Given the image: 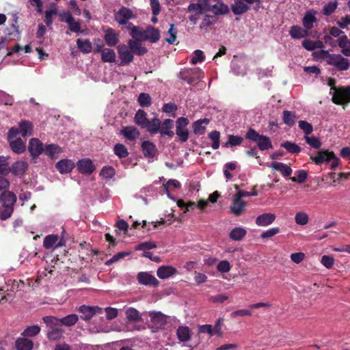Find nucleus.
<instances>
[{
  "label": "nucleus",
  "mask_w": 350,
  "mask_h": 350,
  "mask_svg": "<svg viewBox=\"0 0 350 350\" xmlns=\"http://www.w3.org/2000/svg\"><path fill=\"white\" fill-rule=\"evenodd\" d=\"M16 200V196L12 191H4L1 193L0 202L3 206L0 212L1 220L5 221L12 216Z\"/></svg>",
  "instance_id": "obj_1"
},
{
  "label": "nucleus",
  "mask_w": 350,
  "mask_h": 350,
  "mask_svg": "<svg viewBox=\"0 0 350 350\" xmlns=\"http://www.w3.org/2000/svg\"><path fill=\"white\" fill-rule=\"evenodd\" d=\"M42 321L48 328L46 336L49 340L57 341L64 337V330L57 323L56 317L44 316Z\"/></svg>",
  "instance_id": "obj_2"
},
{
  "label": "nucleus",
  "mask_w": 350,
  "mask_h": 350,
  "mask_svg": "<svg viewBox=\"0 0 350 350\" xmlns=\"http://www.w3.org/2000/svg\"><path fill=\"white\" fill-rule=\"evenodd\" d=\"M245 138L256 142L258 148L261 151L273 148L271 139L266 135L259 134L254 129L250 128L245 134Z\"/></svg>",
  "instance_id": "obj_3"
},
{
  "label": "nucleus",
  "mask_w": 350,
  "mask_h": 350,
  "mask_svg": "<svg viewBox=\"0 0 350 350\" xmlns=\"http://www.w3.org/2000/svg\"><path fill=\"white\" fill-rule=\"evenodd\" d=\"M77 311L80 314L79 317L85 322H90L93 317L96 318V315L103 314V309L98 306L82 305L79 307ZM94 321H96V319Z\"/></svg>",
  "instance_id": "obj_4"
},
{
  "label": "nucleus",
  "mask_w": 350,
  "mask_h": 350,
  "mask_svg": "<svg viewBox=\"0 0 350 350\" xmlns=\"http://www.w3.org/2000/svg\"><path fill=\"white\" fill-rule=\"evenodd\" d=\"M332 101L338 105H346L350 103V85L340 86L333 92Z\"/></svg>",
  "instance_id": "obj_5"
},
{
  "label": "nucleus",
  "mask_w": 350,
  "mask_h": 350,
  "mask_svg": "<svg viewBox=\"0 0 350 350\" xmlns=\"http://www.w3.org/2000/svg\"><path fill=\"white\" fill-rule=\"evenodd\" d=\"M327 64L336 67L338 70H347L350 67V62L347 58L340 54H332L327 59Z\"/></svg>",
  "instance_id": "obj_6"
},
{
  "label": "nucleus",
  "mask_w": 350,
  "mask_h": 350,
  "mask_svg": "<svg viewBox=\"0 0 350 350\" xmlns=\"http://www.w3.org/2000/svg\"><path fill=\"white\" fill-rule=\"evenodd\" d=\"M117 49L119 57L121 59V64H129L133 61V53L129 49V45L119 44Z\"/></svg>",
  "instance_id": "obj_7"
},
{
  "label": "nucleus",
  "mask_w": 350,
  "mask_h": 350,
  "mask_svg": "<svg viewBox=\"0 0 350 350\" xmlns=\"http://www.w3.org/2000/svg\"><path fill=\"white\" fill-rule=\"evenodd\" d=\"M137 279L140 284L145 286H157L159 284V280L148 272H139L137 274Z\"/></svg>",
  "instance_id": "obj_8"
},
{
  "label": "nucleus",
  "mask_w": 350,
  "mask_h": 350,
  "mask_svg": "<svg viewBox=\"0 0 350 350\" xmlns=\"http://www.w3.org/2000/svg\"><path fill=\"white\" fill-rule=\"evenodd\" d=\"M28 150L31 157L35 159L44 152L42 143L37 138H32L29 142Z\"/></svg>",
  "instance_id": "obj_9"
},
{
  "label": "nucleus",
  "mask_w": 350,
  "mask_h": 350,
  "mask_svg": "<svg viewBox=\"0 0 350 350\" xmlns=\"http://www.w3.org/2000/svg\"><path fill=\"white\" fill-rule=\"evenodd\" d=\"M334 157V152L323 150L319 151L317 156H311L310 158L317 165H321L323 163H329Z\"/></svg>",
  "instance_id": "obj_10"
},
{
  "label": "nucleus",
  "mask_w": 350,
  "mask_h": 350,
  "mask_svg": "<svg viewBox=\"0 0 350 350\" xmlns=\"http://www.w3.org/2000/svg\"><path fill=\"white\" fill-rule=\"evenodd\" d=\"M77 165L79 172L83 174L90 175L96 170L95 165L90 159L79 160Z\"/></svg>",
  "instance_id": "obj_11"
},
{
  "label": "nucleus",
  "mask_w": 350,
  "mask_h": 350,
  "mask_svg": "<svg viewBox=\"0 0 350 350\" xmlns=\"http://www.w3.org/2000/svg\"><path fill=\"white\" fill-rule=\"evenodd\" d=\"M199 72L192 69H183L178 74L179 78L188 84H191L199 78Z\"/></svg>",
  "instance_id": "obj_12"
},
{
  "label": "nucleus",
  "mask_w": 350,
  "mask_h": 350,
  "mask_svg": "<svg viewBox=\"0 0 350 350\" xmlns=\"http://www.w3.org/2000/svg\"><path fill=\"white\" fill-rule=\"evenodd\" d=\"M28 163L25 161H17L10 167V172L16 176H23L28 170Z\"/></svg>",
  "instance_id": "obj_13"
},
{
  "label": "nucleus",
  "mask_w": 350,
  "mask_h": 350,
  "mask_svg": "<svg viewBox=\"0 0 350 350\" xmlns=\"http://www.w3.org/2000/svg\"><path fill=\"white\" fill-rule=\"evenodd\" d=\"M160 31L158 29L148 26L144 32V40L149 41L151 43H155L160 39Z\"/></svg>",
  "instance_id": "obj_14"
},
{
  "label": "nucleus",
  "mask_w": 350,
  "mask_h": 350,
  "mask_svg": "<svg viewBox=\"0 0 350 350\" xmlns=\"http://www.w3.org/2000/svg\"><path fill=\"white\" fill-rule=\"evenodd\" d=\"M142 150L146 158H154L158 153L156 145L148 140L142 142Z\"/></svg>",
  "instance_id": "obj_15"
},
{
  "label": "nucleus",
  "mask_w": 350,
  "mask_h": 350,
  "mask_svg": "<svg viewBox=\"0 0 350 350\" xmlns=\"http://www.w3.org/2000/svg\"><path fill=\"white\" fill-rule=\"evenodd\" d=\"M132 11L126 7H122L116 14V20L120 25L127 24L128 20L132 18Z\"/></svg>",
  "instance_id": "obj_16"
},
{
  "label": "nucleus",
  "mask_w": 350,
  "mask_h": 350,
  "mask_svg": "<svg viewBox=\"0 0 350 350\" xmlns=\"http://www.w3.org/2000/svg\"><path fill=\"white\" fill-rule=\"evenodd\" d=\"M104 40L109 46H115L119 42V35L112 28H108L105 31Z\"/></svg>",
  "instance_id": "obj_17"
},
{
  "label": "nucleus",
  "mask_w": 350,
  "mask_h": 350,
  "mask_svg": "<svg viewBox=\"0 0 350 350\" xmlns=\"http://www.w3.org/2000/svg\"><path fill=\"white\" fill-rule=\"evenodd\" d=\"M55 167L60 174H67L72 170L75 163L70 159H64L58 161Z\"/></svg>",
  "instance_id": "obj_18"
},
{
  "label": "nucleus",
  "mask_w": 350,
  "mask_h": 350,
  "mask_svg": "<svg viewBox=\"0 0 350 350\" xmlns=\"http://www.w3.org/2000/svg\"><path fill=\"white\" fill-rule=\"evenodd\" d=\"M210 123V119L203 118L195 121L193 124V133L198 135H202L205 133L206 126Z\"/></svg>",
  "instance_id": "obj_19"
},
{
  "label": "nucleus",
  "mask_w": 350,
  "mask_h": 350,
  "mask_svg": "<svg viewBox=\"0 0 350 350\" xmlns=\"http://www.w3.org/2000/svg\"><path fill=\"white\" fill-rule=\"evenodd\" d=\"M316 12L314 10H309L306 12L302 19L304 27L308 31L314 27V23L317 22V18L315 16Z\"/></svg>",
  "instance_id": "obj_20"
},
{
  "label": "nucleus",
  "mask_w": 350,
  "mask_h": 350,
  "mask_svg": "<svg viewBox=\"0 0 350 350\" xmlns=\"http://www.w3.org/2000/svg\"><path fill=\"white\" fill-rule=\"evenodd\" d=\"M142 40H129L128 42V45L129 49L132 51L133 54L137 55H143L146 54L148 51V49L142 45Z\"/></svg>",
  "instance_id": "obj_21"
},
{
  "label": "nucleus",
  "mask_w": 350,
  "mask_h": 350,
  "mask_svg": "<svg viewBox=\"0 0 350 350\" xmlns=\"http://www.w3.org/2000/svg\"><path fill=\"white\" fill-rule=\"evenodd\" d=\"M275 218L276 216L273 213H263L256 218V224L258 226H267L271 224Z\"/></svg>",
  "instance_id": "obj_22"
},
{
  "label": "nucleus",
  "mask_w": 350,
  "mask_h": 350,
  "mask_svg": "<svg viewBox=\"0 0 350 350\" xmlns=\"http://www.w3.org/2000/svg\"><path fill=\"white\" fill-rule=\"evenodd\" d=\"M289 35L293 39H301L309 36V31L299 25H293L289 30Z\"/></svg>",
  "instance_id": "obj_23"
},
{
  "label": "nucleus",
  "mask_w": 350,
  "mask_h": 350,
  "mask_svg": "<svg viewBox=\"0 0 350 350\" xmlns=\"http://www.w3.org/2000/svg\"><path fill=\"white\" fill-rule=\"evenodd\" d=\"M246 202L242 200H239L233 197L232 204L230 206V211L236 216H239L245 211Z\"/></svg>",
  "instance_id": "obj_24"
},
{
  "label": "nucleus",
  "mask_w": 350,
  "mask_h": 350,
  "mask_svg": "<svg viewBox=\"0 0 350 350\" xmlns=\"http://www.w3.org/2000/svg\"><path fill=\"white\" fill-rule=\"evenodd\" d=\"M174 126V121L171 119H166L163 122H161L159 133L161 136L167 135L170 138H172L174 133L171 131Z\"/></svg>",
  "instance_id": "obj_25"
},
{
  "label": "nucleus",
  "mask_w": 350,
  "mask_h": 350,
  "mask_svg": "<svg viewBox=\"0 0 350 350\" xmlns=\"http://www.w3.org/2000/svg\"><path fill=\"white\" fill-rule=\"evenodd\" d=\"M33 348V342L27 337L18 338L15 341L16 350H32Z\"/></svg>",
  "instance_id": "obj_26"
},
{
  "label": "nucleus",
  "mask_w": 350,
  "mask_h": 350,
  "mask_svg": "<svg viewBox=\"0 0 350 350\" xmlns=\"http://www.w3.org/2000/svg\"><path fill=\"white\" fill-rule=\"evenodd\" d=\"M79 318L77 314H70L62 318L56 317V320L60 326L72 327L77 323Z\"/></svg>",
  "instance_id": "obj_27"
},
{
  "label": "nucleus",
  "mask_w": 350,
  "mask_h": 350,
  "mask_svg": "<svg viewBox=\"0 0 350 350\" xmlns=\"http://www.w3.org/2000/svg\"><path fill=\"white\" fill-rule=\"evenodd\" d=\"M338 45L341 49V53L347 57H350V40L347 35L340 36L337 40Z\"/></svg>",
  "instance_id": "obj_28"
},
{
  "label": "nucleus",
  "mask_w": 350,
  "mask_h": 350,
  "mask_svg": "<svg viewBox=\"0 0 350 350\" xmlns=\"http://www.w3.org/2000/svg\"><path fill=\"white\" fill-rule=\"evenodd\" d=\"M18 129L23 137L31 136L33 134V126L29 120H22L19 122Z\"/></svg>",
  "instance_id": "obj_29"
},
{
  "label": "nucleus",
  "mask_w": 350,
  "mask_h": 350,
  "mask_svg": "<svg viewBox=\"0 0 350 350\" xmlns=\"http://www.w3.org/2000/svg\"><path fill=\"white\" fill-rule=\"evenodd\" d=\"M231 9L234 15H241L247 12L250 10V7L245 3L243 0H234Z\"/></svg>",
  "instance_id": "obj_30"
},
{
  "label": "nucleus",
  "mask_w": 350,
  "mask_h": 350,
  "mask_svg": "<svg viewBox=\"0 0 350 350\" xmlns=\"http://www.w3.org/2000/svg\"><path fill=\"white\" fill-rule=\"evenodd\" d=\"M192 333L187 326H180L176 330V336L180 342H188L191 338Z\"/></svg>",
  "instance_id": "obj_31"
},
{
  "label": "nucleus",
  "mask_w": 350,
  "mask_h": 350,
  "mask_svg": "<svg viewBox=\"0 0 350 350\" xmlns=\"http://www.w3.org/2000/svg\"><path fill=\"white\" fill-rule=\"evenodd\" d=\"M271 167L273 170L280 172L284 177L291 176L293 172L291 167L284 163L274 161L271 164Z\"/></svg>",
  "instance_id": "obj_32"
},
{
  "label": "nucleus",
  "mask_w": 350,
  "mask_h": 350,
  "mask_svg": "<svg viewBox=\"0 0 350 350\" xmlns=\"http://www.w3.org/2000/svg\"><path fill=\"white\" fill-rule=\"evenodd\" d=\"M177 272L176 268L172 266H161L157 271V276L161 279H166Z\"/></svg>",
  "instance_id": "obj_33"
},
{
  "label": "nucleus",
  "mask_w": 350,
  "mask_h": 350,
  "mask_svg": "<svg viewBox=\"0 0 350 350\" xmlns=\"http://www.w3.org/2000/svg\"><path fill=\"white\" fill-rule=\"evenodd\" d=\"M9 144L11 150L15 153L21 154L26 150L25 144L20 137L9 141Z\"/></svg>",
  "instance_id": "obj_34"
},
{
  "label": "nucleus",
  "mask_w": 350,
  "mask_h": 350,
  "mask_svg": "<svg viewBox=\"0 0 350 350\" xmlns=\"http://www.w3.org/2000/svg\"><path fill=\"white\" fill-rule=\"evenodd\" d=\"M151 322L157 327H161L165 324V316L161 312H150L149 314Z\"/></svg>",
  "instance_id": "obj_35"
},
{
  "label": "nucleus",
  "mask_w": 350,
  "mask_h": 350,
  "mask_svg": "<svg viewBox=\"0 0 350 350\" xmlns=\"http://www.w3.org/2000/svg\"><path fill=\"white\" fill-rule=\"evenodd\" d=\"M147 118V113L143 109H138L135 116V122L137 125L140 126L142 129H145L148 126V122Z\"/></svg>",
  "instance_id": "obj_36"
},
{
  "label": "nucleus",
  "mask_w": 350,
  "mask_h": 350,
  "mask_svg": "<svg viewBox=\"0 0 350 350\" xmlns=\"http://www.w3.org/2000/svg\"><path fill=\"white\" fill-rule=\"evenodd\" d=\"M121 134H122L127 139L134 141L139 137V132L134 126H124L121 130Z\"/></svg>",
  "instance_id": "obj_37"
},
{
  "label": "nucleus",
  "mask_w": 350,
  "mask_h": 350,
  "mask_svg": "<svg viewBox=\"0 0 350 350\" xmlns=\"http://www.w3.org/2000/svg\"><path fill=\"white\" fill-rule=\"evenodd\" d=\"M101 60L105 63H114L116 61V55L113 49H103L101 51Z\"/></svg>",
  "instance_id": "obj_38"
},
{
  "label": "nucleus",
  "mask_w": 350,
  "mask_h": 350,
  "mask_svg": "<svg viewBox=\"0 0 350 350\" xmlns=\"http://www.w3.org/2000/svg\"><path fill=\"white\" fill-rule=\"evenodd\" d=\"M148 126L145 127L150 134H157L159 133L161 126V120L157 118H154L148 120Z\"/></svg>",
  "instance_id": "obj_39"
},
{
  "label": "nucleus",
  "mask_w": 350,
  "mask_h": 350,
  "mask_svg": "<svg viewBox=\"0 0 350 350\" xmlns=\"http://www.w3.org/2000/svg\"><path fill=\"white\" fill-rule=\"evenodd\" d=\"M77 45L78 49L83 53H89L92 50V42L88 39L83 40L78 38L77 40Z\"/></svg>",
  "instance_id": "obj_40"
},
{
  "label": "nucleus",
  "mask_w": 350,
  "mask_h": 350,
  "mask_svg": "<svg viewBox=\"0 0 350 350\" xmlns=\"http://www.w3.org/2000/svg\"><path fill=\"white\" fill-rule=\"evenodd\" d=\"M215 15L226 14L229 12L228 6L222 2L213 3L211 10Z\"/></svg>",
  "instance_id": "obj_41"
},
{
  "label": "nucleus",
  "mask_w": 350,
  "mask_h": 350,
  "mask_svg": "<svg viewBox=\"0 0 350 350\" xmlns=\"http://www.w3.org/2000/svg\"><path fill=\"white\" fill-rule=\"evenodd\" d=\"M100 322L98 325L90 326V330L93 334H97L100 332H108L109 328L107 325V322L103 317H100Z\"/></svg>",
  "instance_id": "obj_42"
},
{
  "label": "nucleus",
  "mask_w": 350,
  "mask_h": 350,
  "mask_svg": "<svg viewBox=\"0 0 350 350\" xmlns=\"http://www.w3.org/2000/svg\"><path fill=\"white\" fill-rule=\"evenodd\" d=\"M247 234L246 230L241 227H236L230 232L229 237L233 241H241Z\"/></svg>",
  "instance_id": "obj_43"
},
{
  "label": "nucleus",
  "mask_w": 350,
  "mask_h": 350,
  "mask_svg": "<svg viewBox=\"0 0 350 350\" xmlns=\"http://www.w3.org/2000/svg\"><path fill=\"white\" fill-rule=\"evenodd\" d=\"M129 25L131 26L130 35L134 39L133 40H144V29L133 25L131 23H129Z\"/></svg>",
  "instance_id": "obj_44"
},
{
  "label": "nucleus",
  "mask_w": 350,
  "mask_h": 350,
  "mask_svg": "<svg viewBox=\"0 0 350 350\" xmlns=\"http://www.w3.org/2000/svg\"><path fill=\"white\" fill-rule=\"evenodd\" d=\"M113 152L119 159H124L129 155L128 149L124 144L120 143H118L114 146Z\"/></svg>",
  "instance_id": "obj_45"
},
{
  "label": "nucleus",
  "mask_w": 350,
  "mask_h": 350,
  "mask_svg": "<svg viewBox=\"0 0 350 350\" xmlns=\"http://www.w3.org/2000/svg\"><path fill=\"white\" fill-rule=\"evenodd\" d=\"M281 147L285 148L288 152L292 154H298L301 151V148L297 144L290 141L282 142Z\"/></svg>",
  "instance_id": "obj_46"
},
{
  "label": "nucleus",
  "mask_w": 350,
  "mask_h": 350,
  "mask_svg": "<svg viewBox=\"0 0 350 350\" xmlns=\"http://www.w3.org/2000/svg\"><path fill=\"white\" fill-rule=\"evenodd\" d=\"M44 152L51 158H56L61 152V148L56 144H49L46 146Z\"/></svg>",
  "instance_id": "obj_47"
},
{
  "label": "nucleus",
  "mask_w": 350,
  "mask_h": 350,
  "mask_svg": "<svg viewBox=\"0 0 350 350\" xmlns=\"http://www.w3.org/2000/svg\"><path fill=\"white\" fill-rule=\"evenodd\" d=\"M297 116L294 112L284 110L283 111V122L288 126H292L295 123Z\"/></svg>",
  "instance_id": "obj_48"
},
{
  "label": "nucleus",
  "mask_w": 350,
  "mask_h": 350,
  "mask_svg": "<svg viewBox=\"0 0 350 350\" xmlns=\"http://www.w3.org/2000/svg\"><path fill=\"white\" fill-rule=\"evenodd\" d=\"M243 142V138L241 136L229 135L228 141L224 144V147L240 146Z\"/></svg>",
  "instance_id": "obj_49"
},
{
  "label": "nucleus",
  "mask_w": 350,
  "mask_h": 350,
  "mask_svg": "<svg viewBox=\"0 0 350 350\" xmlns=\"http://www.w3.org/2000/svg\"><path fill=\"white\" fill-rule=\"evenodd\" d=\"M40 327L38 325H33L27 327L21 334L25 337H35L40 332Z\"/></svg>",
  "instance_id": "obj_50"
},
{
  "label": "nucleus",
  "mask_w": 350,
  "mask_h": 350,
  "mask_svg": "<svg viewBox=\"0 0 350 350\" xmlns=\"http://www.w3.org/2000/svg\"><path fill=\"white\" fill-rule=\"evenodd\" d=\"M8 157L0 156V174L7 176L10 173V167L8 163Z\"/></svg>",
  "instance_id": "obj_51"
},
{
  "label": "nucleus",
  "mask_w": 350,
  "mask_h": 350,
  "mask_svg": "<svg viewBox=\"0 0 350 350\" xmlns=\"http://www.w3.org/2000/svg\"><path fill=\"white\" fill-rule=\"evenodd\" d=\"M126 319L130 321L137 322L142 320V317L137 310L134 308H129L126 310Z\"/></svg>",
  "instance_id": "obj_52"
},
{
  "label": "nucleus",
  "mask_w": 350,
  "mask_h": 350,
  "mask_svg": "<svg viewBox=\"0 0 350 350\" xmlns=\"http://www.w3.org/2000/svg\"><path fill=\"white\" fill-rule=\"evenodd\" d=\"M116 174L115 169L112 166H104L100 172V176L105 180L112 178Z\"/></svg>",
  "instance_id": "obj_53"
},
{
  "label": "nucleus",
  "mask_w": 350,
  "mask_h": 350,
  "mask_svg": "<svg viewBox=\"0 0 350 350\" xmlns=\"http://www.w3.org/2000/svg\"><path fill=\"white\" fill-rule=\"evenodd\" d=\"M137 101L139 105L142 107H149L152 103V98L148 93L139 94Z\"/></svg>",
  "instance_id": "obj_54"
},
{
  "label": "nucleus",
  "mask_w": 350,
  "mask_h": 350,
  "mask_svg": "<svg viewBox=\"0 0 350 350\" xmlns=\"http://www.w3.org/2000/svg\"><path fill=\"white\" fill-rule=\"evenodd\" d=\"M208 138L212 141V148L214 150L219 148L220 145V133L217 131H213L208 134Z\"/></svg>",
  "instance_id": "obj_55"
},
{
  "label": "nucleus",
  "mask_w": 350,
  "mask_h": 350,
  "mask_svg": "<svg viewBox=\"0 0 350 350\" xmlns=\"http://www.w3.org/2000/svg\"><path fill=\"white\" fill-rule=\"evenodd\" d=\"M58 240V237L54 234L47 235L43 241V246L46 249L52 248Z\"/></svg>",
  "instance_id": "obj_56"
},
{
  "label": "nucleus",
  "mask_w": 350,
  "mask_h": 350,
  "mask_svg": "<svg viewBox=\"0 0 350 350\" xmlns=\"http://www.w3.org/2000/svg\"><path fill=\"white\" fill-rule=\"evenodd\" d=\"M338 2L336 1H329L323 8V14L325 16H329L336 10Z\"/></svg>",
  "instance_id": "obj_57"
},
{
  "label": "nucleus",
  "mask_w": 350,
  "mask_h": 350,
  "mask_svg": "<svg viewBox=\"0 0 350 350\" xmlns=\"http://www.w3.org/2000/svg\"><path fill=\"white\" fill-rule=\"evenodd\" d=\"M308 177V174L306 170H300L297 172V177H290V180L292 182L298 183H304Z\"/></svg>",
  "instance_id": "obj_58"
},
{
  "label": "nucleus",
  "mask_w": 350,
  "mask_h": 350,
  "mask_svg": "<svg viewBox=\"0 0 350 350\" xmlns=\"http://www.w3.org/2000/svg\"><path fill=\"white\" fill-rule=\"evenodd\" d=\"M217 21V18L214 16L206 14L203 18L200 27L201 29H206L207 27L214 25Z\"/></svg>",
  "instance_id": "obj_59"
},
{
  "label": "nucleus",
  "mask_w": 350,
  "mask_h": 350,
  "mask_svg": "<svg viewBox=\"0 0 350 350\" xmlns=\"http://www.w3.org/2000/svg\"><path fill=\"white\" fill-rule=\"evenodd\" d=\"M304 139L306 140V143L310 145L311 147L319 149L321 146V142L320 139L314 136H304Z\"/></svg>",
  "instance_id": "obj_60"
},
{
  "label": "nucleus",
  "mask_w": 350,
  "mask_h": 350,
  "mask_svg": "<svg viewBox=\"0 0 350 350\" xmlns=\"http://www.w3.org/2000/svg\"><path fill=\"white\" fill-rule=\"evenodd\" d=\"M299 127L305 133V136H308L313 131V126L311 124L306 120H300L298 122Z\"/></svg>",
  "instance_id": "obj_61"
},
{
  "label": "nucleus",
  "mask_w": 350,
  "mask_h": 350,
  "mask_svg": "<svg viewBox=\"0 0 350 350\" xmlns=\"http://www.w3.org/2000/svg\"><path fill=\"white\" fill-rule=\"evenodd\" d=\"M57 14L56 9H51L45 11L44 14V23L47 27H50L53 23V16Z\"/></svg>",
  "instance_id": "obj_62"
},
{
  "label": "nucleus",
  "mask_w": 350,
  "mask_h": 350,
  "mask_svg": "<svg viewBox=\"0 0 350 350\" xmlns=\"http://www.w3.org/2000/svg\"><path fill=\"white\" fill-rule=\"evenodd\" d=\"M177 32L175 25L174 24H171L170 28L168 30V33L170 36V38H165V41L170 44H174L176 40Z\"/></svg>",
  "instance_id": "obj_63"
},
{
  "label": "nucleus",
  "mask_w": 350,
  "mask_h": 350,
  "mask_svg": "<svg viewBox=\"0 0 350 350\" xmlns=\"http://www.w3.org/2000/svg\"><path fill=\"white\" fill-rule=\"evenodd\" d=\"M295 222L299 225H306L308 222V216L303 212L297 213L295 217Z\"/></svg>",
  "instance_id": "obj_64"
}]
</instances>
